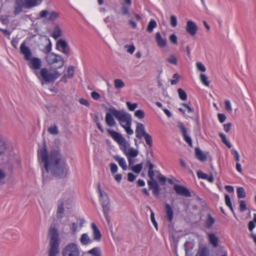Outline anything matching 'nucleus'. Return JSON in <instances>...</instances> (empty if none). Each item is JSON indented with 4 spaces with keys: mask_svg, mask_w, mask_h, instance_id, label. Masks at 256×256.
Wrapping results in <instances>:
<instances>
[{
    "mask_svg": "<svg viewBox=\"0 0 256 256\" xmlns=\"http://www.w3.org/2000/svg\"><path fill=\"white\" fill-rule=\"evenodd\" d=\"M134 116L138 118L139 119H142L144 117V111L142 110H138L134 112Z\"/></svg>",
    "mask_w": 256,
    "mask_h": 256,
    "instance_id": "39",
    "label": "nucleus"
},
{
    "mask_svg": "<svg viewBox=\"0 0 256 256\" xmlns=\"http://www.w3.org/2000/svg\"><path fill=\"white\" fill-rule=\"evenodd\" d=\"M48 131L49 133L52 134H58V130L56 125L54 124L53 126H50L48 128Z\"/></svg>",
    "mask_w": 256,
    "mask_h": 256,
    "instance_id": "37",
    "label": "nucleus"
},
{
    "mask_svg": "<svg viewBox=\"0 0 256 256\" xmlns=\"http://www.w3.org/2000/svg\"><path fill=\"white\" fill-rule=\"evenodd\" d=\"M198 69L202 72H204L206 70L205 66L201 62H197L196 64Z\"/></svg>",
    "mask_w": 256,
    "mask_h": 256,
    "instance_id": "48",
    "label": "nucleus"
},
{
    "mask_svg": "<svg viewBox=\"0 0 256 256\" xmlns=\"http://www.w3.org/2000/svg\"><path fill=\"white\" fill-rule=\"evenodd\" d=\"M207 175L208 174H205L200 170H199L197 172V176L199 178L206 180L207 178Z\"/></svg>",
    "mask_w": 256,
    "mask_h": 256,
    "instance_id": "53",
    "label": "nucleus"
},
{
    "mask_svg": "<svg viewBox=\"0 0 256 256\" xmlns=\"http://www.w3.org/2000/svg\"><path fill=\"white\" fill-rule=\"evenodd\" d=\"M218 116L219 121L221 123L224 122L226 118V117L224 114H218Z\"/></svg>",
    "mask_w": 256,
    "mask_h": 256,
    "instance_id": "56",
    "label": "nucleus"
},
{
    "mask_svg": "<svg viewBox=\"0 0 256 256\" xmlns=\"http://www.w3.org/2000/svg\"><path fill=\"white\" fill-rule=\"evenodd\" d=\"M48 234L50 237L48 256H57L60 252V243L57 228L54 226H50Z\"/></svg>",
    "mask_w": 256,
    "mask_h": 256,
    "instance_id": "5",
    "label": "nucleus"
},
{
    "mask_svg": "<svg viewBox=\"0 0 256 256\" xmlns=\"http://www.w3.org/2000/svg\"><path fill=\"white\" fill-rule=\"evenodd\" d=\"M94 120L96 123L98 129L102 132H104V129L102 128V126L101 125V124H100V122L99 121L98 116L96 114L94 116Z\"/></svg>",
    "mask_w": 256,
    "mask_h": 256,
    "instance_id": "36",
    "label": "nucleus"
},
{
    "mask_svg": "<svg viewBox=\"0 0 256 256\" xmlns=\"http://www.w3.org/2000/svg\"><path fill=\"white\" fill-rule=\"evenodd\" d=\"M106 130L112 139L119 144L120 150L127 158H134L137 156L138 154V150L130 148V143L121 134L110 128H107Z\"/></svg>",
    "mask_w": 256,
    "mask_h": 256,
    "instance_id": "4",
    "label": "nucleus"
},
{
    "mask_svg": "<svg viewBox=\"0 0 256 256\" xmlns=\"http://www.w3.org/2000/svg\"><path fill=\"white\" fill-rule=\"evenodd\" d=\"M149 190H152L156 187V186H158V184L155 180H150L148 181Z\"/></svg>",
    "mask_w": 256,
    "mask_h": 256,
    "instance_id": "41",
    "label": "nucleus"
},
{
    "mask_svg": "<svg viewBox=\"0 0 256 256\" xmlns=\"http://www.w3.org/2000/svg\"><path fill=\"white\" fill-rule=\"evenodd\" d=\"M136 177V176L132 172H129L128 174V180L130 182H134L135 180Z\"/></svg>",
    "mask_w": 256,
    "mask_h": 256,
    "instance_id": "55",
    "label": "nucleus"
},
{
    "mask_svg": "<svg viewBox=\"0 0 256 256\" xmlns=\"http://www.w3.org/2000/svg\"><path fill=\"white\" fill-rule=\"evenodd\" d=\"M67 76L68 78H72L74 76V67L72 66H70L68 67L67 70Z\"/></svg>",
    "mask_w": 256,
    "mask_h": 256,
    "instance_id": "40",
    "label": "nucleus"
},
{
    "mask_svg": "<svg viewBox=\"0 0 256 256\" xmlns=\"http://www.w3.org/2000/svg\"><path fill=\"white\" fill-rule=\"evenodd\" d=\"M170 42L174 44H177V38L174 34H172L170 37Z\"/></svg>",
    "mask_w": 256,
    "mask_h": 256,
    "instance_id": "62",
    "label": "nucleus"
},
{
    "mask_svg": "<svg viewBox=\"0 0 256 256\" xmlns=\"http://www.w3.org/2000/svg\"><path fill=\"white\" fill-rule=\"evenodd\" d=\"M178 94L179 98L182 100H186L187 99V94L182 88H178Z\"/></svg>",
    "mask_w": 256,
    "mask_h": 256,
    "instance_id": "32",
    "label": "nucleus"
},
{
    "mask_svg": "<svg viewBox=\"0 0 256 256\" xmlns=\"http://www.w3.org/2000/svg\"><path fill=\"white\" fill-rule=\"evenodd\" d=\"M110 172L112 174H116L118 171V166L114 163H110Z\"/></svg>",
    "mask_w": 256,
    "mask_h": 256,
    "instance_id": "46",
    "label": "nucleus"
},
{
    "mask_svg": "<svg viewBox=\"0 0 256 256\" xmlns=\"http://www.w3.org/2000/svg\"><path fill=\"white\" fill-rule=\"evenodd\" d=\"M256 226V224L254 222L250 221L248 224V230L250 232H252Z\"/></svg>",
    "mask_w": 256,
    "mask_h": 256,
    "instance_id": "61",
    "label": "nucleus"
},
{
    "mask_svg": "<svg viewBox=\"0 0 256 256\" xmlns=\"http://www.w3.org/2000/svg\"><path fill=\"white\" fill-rule=\"evenodd\" d=\"M124 48H128V49L126 50L127 52L130 54H132L136 49L135 46L133 44H132V45L126 44L124 46Z\"/></svg>",
    "mask_w": 256,
    "mask_h": 256,
    "instance_id": "47",
    "label": "nucleus"
},
{
    "mask_svg": "<svg viewBox=\"0 0 256 256\" xmlns=\"http://www.w3.org/2000/svg\"><path fill=\"white\" fill-rule=\"evenodd\" d=\"M20 52L24 55V58L28 60V66L30 68L35 71L40 70L42 66L41 60L37 57H32V53L29 47L26 46L24 42L20 46Z\"/></svg>",
    "mask_w": 256,
    "mask_h": 256,
    "instance_id": "6",
    "label": "nucleus"
},
{
    "mask_svg": "<svg viewBox=\"0 0 256 256\" xmlns=\"http://www.w3.org/2000/svg\"><path fill=\"white\" fill-rule=\"evenodd\" d=\"M143 163L137 164L131 168V170L136 174H139L142 168Z\"/></svg>",
    "mask_w": 256,
    "mask_h": 256,
    "instance_id": "31",
    "label": "nucleus"
},
{
    "mask_svg": "<svg viewBox=\"0 0 256 256\" xmlns=\"http://www.w3.org/2000/svg\"><path fill=\"white\" fill-rule=\"evenodd\" d=\"M225 106H226V109L227 110H228L229 112H231L232 110L230 102L229 100H225Z\"/></svg>",
    "mask_w": 256,
    "mask_h": 256,
    "instance_id": "59",
    "label": "nucleus"
},
{
    "mask_svg": "<svg viewBox=\"0 0 256 256\" xmlns=\"http://www.w3.org/2000/svg\"><path fill=\"white\" fill-rule=\"evenodd\" d=\"M240 210L244 212L246 210V204L244 200H241L240 202Z\"/></svg>",
    "mask_w": 256,
    "mask_h": 256,
    "instance_id": "50",
    "label": "nucleus"
},
{
    "mask_svg": "<svg viewBox=\"0 0 256 256\" xmlns=\"http://www.w3.org/2000/svg\"><path fill=\"white\" fill-rule=\"evenodd\" d=\"M186 29L187 32H196L198 30L196 24L192 20L187 22Z\"/></svg>",
    "mask_w": 256,
    "mask_h": 256,
    "instance_id": "23",
    "label": "nucleus"
},
{
    "mask_svg": "<svg viewBox=\"0 0 256 256\" xmlns=\"http://www.w3.org/2000/svg\"><path fill=\"white\" fill-rule=\"evenodd\" d=\"M114 158V160L118 162V164L123 170H126L127 166L124 158H120L118 156H115Z\"/></svg>",
    "mask_w": 256,
    "mask_h": 256,
    "instance_id": "25",
    "label": "nucleus"
},
{
    "mask_svg": "<svg viewBox=\"0 0 256 256\" xmlns=\"http://www.w3.org/2000/svg\"><path fill=\"white\" fill-rule=\"evenodd\" d=\"M178 127L180 129L184 140L188 144L190 147H192V143L191 138L187 134L186 129L182 122L178 124Z\"/></svg>",
    "mask_w": 256,
    "mask_h": 256,
    "instance_id": "12",
    "label": "nucleus"
},
{
    "mask_svg": "<svg viewBox=\"0 0 256 256\" xmlns=\"http://www.w3.org/2000/svg\"><path fill=\"white\" fill-rule=\"evenodd\" d=\"M79 102L81 104L84 105L86 106H89L90 104L87 100L81 98L79 100Z\"/></svg>",
    "mask_w": 256,
    "mask_h": 256,
    "instance_id": "58",
    "label": "nucleus"
},
{
    "mask_svg": "<svg viewBox=\"0 0 256 256\" xmlns=\"http://www.w3.org/2000/svg\"><path fill=\"white\" fill-rule=\"evenodd\" d=\"M165 216L164 218L170 223H172L174 217V210L172 206L166 203L164 204Z\"/></svg>",
    "mask_w": 256,
    "mask_h": 256,
    "instance_id": "13",
    "label": "nucleus"
},
{
    "mask_svg": "<svg viewBox=\"0 0 256 256\" xmlns=\"http://www.w3.org/2000/svg\"><path fill=\"white\" fill-rule=\"evenodd\" d=\"M174 189L178 194L184 196L186 197H190L192 196L189 190L184 186L175 184Z\"/></svg>",
    "mask_w": 256,
    "mask_h": 256,
    "instance_id": "11",
    "label": "nucleus"
},
{
    "mask_svg": "<svg viewBox=\"0 0 256 256\" xmlns=\"http://www.w3.org/2000/svg\"><path fill=\"white\" fill-rule=\"evenodd\" d=\"M167 61L169 62L170 64H177V60L176 56L172 55L170 56V58L167 59Z\"/></svg>",
    "mask_w": 256,
    "mask_h": 256,
    "instance_id": "51",
    "label": "nucleus"
},
{
    "mask_svg": "<svg viewBox=\"0 0 256 256\" xmlns=\"http://www.w3.org/2000/svg\"><path fill=\"white\" fill-rule=\"evenodd\" d=\"M40 16L41 18H47V20H54L58 16V14L56 12H52L50 13L47 10H42L40 12Z\"/></svg>",
    "mask_w": 256,
    "mask_h": 256,
    "instance_id": "14",
    "label": "nucleus"
},
{
    "mask_svg": "<svg viewBox=\"0 0 256 256\" xmlns=\"http://www.w3.org/2000/svg\"><path fill=\"white\" fill-rule=\"evenodd\" d=\"M219 136L221 138L222 142L224 144L229 148H231L232 144L227 140L226 135L222 133H220Z\"/></svg>",
    "mask_w": 256,
    "mask_h": 256,
    "instance_id": "34",
    "label": "nucleus"
},
{
    "mask_svg": "<svg viewBox=\"0 0 256 256\" xmlns=\"http://www.w3.org/2000/svg\"><path fill=\"white\" fill-rule=\"evenodd\" d=\"M24 8V3L22 0H16L14 14L16 16L22 12V9Z\"/></svg>",
    "mask_w": 256,
    "mask_h": 256,
    "instance_id": "18",
    "label": "nucleus"
},
{
    "mask_svg": "<svg viewBox=\"0 0 256 256\" xmlns=\"http://www.w3.org/2000/svg\"><path fill=\"white\" fill-rule=\"evenodd\" d=\"M122 12L124 16H128V17H130V16L128 8L125 5H122Z\"/></svg>",
    "mask_w": 256,
    "mask_h": 256,
    "instance_id": "44",
    "label": "nucleus"
},
{
    "mask_svg": "<svg viewBox=\"0 0 256 256\" xmlns=\"http://www.w3.org/2000/svg\"><path fill=\"white\" fill-rule=\"evenodd\" d=\"M64 200L60 199L58 201V209L56 210V216L58 218H62L64 217Z\"/></svg>",
    "mask_w": 256,
    "mask_h": 256,
    "instance_id": "16",
    "label": "nucleus"
},
{
    "mask_svg": "<svg viewBox=\"0 0 256 256\" xmlns=\"http://www.w3.org/2000/svg\"><path fill=\"white\" fill-rule=\"evenodd\" d=\"M56 48L68 56H70V47L66 40H59L56 42Z\"/></svg>",
    "mask_w": 256,
    "mask_h": 256,
    "instance_id": "10",
    "label": "nucleus"
},
{
    "mask_svg": "<svg viewBox=\"0 0 256 256\" xmlns=\"http://www.w3.org/2000/svg\"><path fill=\"white\" fill-rule=\"evenodd\" d=\"M38 158L40 162L43 164L42 168L44 180H48L50 172L56 178L62 179L66 177L68 166L59 150H52L48 154L47 146L44 143L42 147L38 150Z\"/></svg>",
    "mask_w": 256,
    "mask_h": 256,
    "instance_id": "1",
    "label": "nucleus"
},
{
    "mask_svg": "<svg viewBox=\"0 0 256 256\" xmlns=\"http://www.w3.org/2000/svg\"><path fill=\"white\" fill-rule=\"evenodd\" d=\"M157 178L162 185H164L166 184V178L164 176L160 174L157 176Z\"/></svg>",
    "mask_w": 256,
    "mask_h": 256,
    "instance_id": "45",
    "label": "nucleus"
},
{
    "mask_svg": "<svg viewBox=\"0 0 256 256\" xmlns=\"http://www.w3.org/2000/svg\"><path fill=\"white\" fill-rule=\"evenodd\" d=\"M136 136L139 140H141L144 138L146 144L149 147L152 146V136L147 133L145 130L144 126L140 122L136 124V128L135 130Z\"/></svg>",
    "mask_w": 256,
    "mask_h": 256,
    "instance_id": "8",
    "label": "nucleus"
},
{
    "mask_svg": "<svg viewBox=\"0 0 256 256\" xmlns=\"http://www.w3.org/2000/svg\"><path fill=\"white\" fill-rule=\"evenodd\" d=\"M170 26L173 27L175 28L177 26V18L174 15H172L170 16Z\"/></svg>",
    "mask_w": 256,
    "mask_h": 256,
    "instance_id": "38",
    "label": "nucleus"
},
{
    "mask_svg": "<svg viewBox=\"0 0 256 256\" xmlns=\"http://www.w3.org/2000/svg\"><path fill=\"white\" fill-rule=\"evenodd\" d=\"M62 254V256H80V252L76 244L70 243L64 248Z\"/></svg>",
    "mask_w": 256,
    "mask_h": 256,
    "instance_id": "9",
    "label": "nucleus"
},
{
    "mask_svg": "<svg viewBox=\"0 0 256 256\" xmlns=\"http://www.w3.org/2000/svg\"><path fill=\"white\" fill-rule=\"evenodd\" d=\"M91 228L92 230L93 240L100 242L102 238L100 230L94 222L91 224Z\"/></svg>",
    "mask_w": 256,
    "mask_h": 256,
    "instance_id": "15",
    "label": "nucleus"
},
{
    "mask_svg": "<svg viewBox=\"0 0 256 256\" xmlns=\"http://www.w3.org/2000/svg\"><path fill=\"white\" fill-rule=\"evenodd\" d=\"M87 252L92 256H102L101 250L100 247H94L89 250Z\"/></svg>",
    "mask_w": 256,
    "mask_h": 256,
    "instance_id": "26",
    "label": "nucleus"
},
{
    "mask_svg": "<svg viewBox=\"0 0 256 256\" xmlns=\"http://www.w3.org/2000/svg\"><path fill=\"white\" fill-rule=\"evenodd\" d=\"M209 242L214 248L218 246V238L214 234L210 233L208 234Z\"/></svg>",
    "mask_w": 256,
    "mask_h": 256,
    "instance_id": "20",
    "label": "nucleus"
},
{
    "mask_svg": "<svg viewBox=\"0 0 256 256\" xmlns=\"http://www.w3.org/2000/svg\"><path fill=\"white\" fill-rule=\"evenodd\" d=\"M195 156L196 158L202 162H205L206 160V156L204 154L202 151L199 148H195Z\"/></svg>",
    "mask_w": 256,
    "mask_h": 256,
    "instance_id": "21",
    "label": "nucleus"
},
{
    "mask_svg": "<svg viewBox=\"0 0 256 256\" xmlns=\"http://www.w3.org/2000/svg\"><path fill=\"white\" fill-rule=\"evenodd\" d=\"M200 80L201 82L206 86H210V82L208 80V78L205 74H200Z\"/></svg>",
    "mask_w": 256,
    "mask_h": 256,
    "instance_id": "35",
    "label": "nucleus"
},
{
    "mask_svg": "<svg viewBox=\"0 0 256 256\" xmlns=\"http://www.w3.org/2000/svg\"><path fill=\"white\" fill-rule=\"evenodd\" d=\"M198 256H210V250L206 247L202 248L198 252Z\"/></svg>",
    "mask_w": 256,
    "mask_h": 256,
    "instance_id": "30",
    "label": "nucleus"
},
{
    "mask_svg": "<svg viewBox=\"0 0 256 256\" xmlns=\"http://www.w3.org/2000/svg\"><path fill=\"white\" fill-rule=\"evenodd\" d=\"M80 243L82 245H88V244L92 242V240H90V238L87 234H83L81 235L80 239Z\"/></svg>",
    "mask_w": 256,
    "mask_h": 256,
    "instance_id": "24",
    "label": "nucleus"
},
{
    "mask_svg": "<svg viewBox=\"0 0 256 256\" xmlns=\"http://www.w3.org/2000/svg\"><path fill=\"white\" fill-rule=\"evenodd\" d=\"M232 151L234 155L235 160L236 161V162H238L240 161V156L238 151L236 150H234V148H232Z\"/></svg>",
    "mask_w": 256,
    "mask_h": 256,
    "instance_id": "54",
    "label": "nucleus"
},
{
    "mask_svg": "<svg viewBox=\"0 0 256 256\" xmlns=\"http://www.w3.org/2000/svg\"><path fill=\"white\" fill-rule=\"evenodd\" d=\"M232 124L231 122H228V123H227L226 124H224V130L226 132H228L230 131V128L232 126Z\"/></svg>",
    "mask_w": 256,
    "mask_h": 256,
    "instance_id": "63",
    "label": "nucleus"
},
{
    "mask_svg": "<svg viewBox=\"0 0 256 256\" xmlns=\"http://www.w3.org/2000/svg\"><path fill=\"white\" fill-rule=\"evenodd\" d=\"M237 196L238 198H244L246 196V194L244 188L242 187L237 188Z\"/></svg>",
    "mask_w": 256,
    "mask_h": 256,
    "instance_id": "29",
    "label": "nucleus"
},
{
    "mask_svg": "<svg viewBox=\"0 0 256 256\" xmlns=\"http://www.w3.org/2000/svg\"><path fill=\"white\" fill-rule=\"evenodd\" d=\"M126 104L130 111H134L138 107L136 103L132 104L130 102H127Z\"/></svg>",
    "mask_w": 256,
    "mask_h": 256,
    "instance_id": "43",
    "label": "nucleus"
},
{
    "mask_svg": "<svg viewBox=\"0 0 256 256\" xmlns=\"http://www.w3.org/2000/svg\"><path fill=\"white\" fill-rule=\"evenodd\" d=\"M156 26L157 24L156 21L154 20H151L148 24L146 30L148 32H151Z\"/></svg>",
    "mask_w": 256,
    "mask_h": 256,
    "instance_id": "28",
    "label": "nucleus"
},
{
    "mask_svg": "<svg viewBox=\"0 0 256 256\" xmlns=\"http://www.w3.org/2000/svg\"><path fill=\"white\" fill-rule=\"evenodd\" d=\"M34 74L40 81L42 85L54 83V77L52 73L46 68H42L40 71H35Z\"/></svg>",
    "mask_w": 256,
    "mask_h": 256,
    "instance_id": "7",
    "label": "nucleus"
},
{
    "mask_svg": "<svg viewBox=\"0 0 256 256\" xmlns=\"http://www.w3.org/2000/svg\"><path fill=\"white\" fill-rule=\"evenodd\" d=\"M91 96L95 100H98L100 98V94L94 91L91 92Z\"/></svg>",
    "mask_w": 256,
    "mask_h": 256,
    "instance_id": "57",
    "label": "nucleus"
},
{
    "mask_svg": "<svg viewBox=\"0 0 256 256\" xmlns=\"http://www.w3.org/2000/svg\"><path fill=\"white\" fill-rule=\"evenodd\" d=\"M146 167H148V170H153L154 167V164H153L152 163L150 160L149 158H146Z\"/></svg>",
    "mask_w": 256,
    "mask_h": 256,
    "instance_id": "49",
    "label": "nucleus"
},
{
    "mask_svg": "<svg viewBox=\"0 0 256 256\" xmlns=\"http://www.w3.org/2000/svg\"><path fill=\"white\" fill-rule=\"evenodd\" d=\"M114 86L116 88H121L124 86V83L121 79H115L114 80Z\"/></svg>",
    "mask_w": 256,
    "mask_h": 256,
    "instance_id": "33",
    "label": "nucleus"
},
{
    "mask_svg": "<svg viewBox=\"0 0 256 256\" xmlns=\"http://www.w3.org/2000/svg\"><path fill=\"white\" fill-rule=\"evenodd\" d=\"M156 41L157 43V45L160 48H164L166 46V40L162 37L160 33H156Z\"/></svg>",
    "mask_w": 256,
    "mask_h": 256,
    "instance_id": "19",
    "label": "nucleus"
},
{
    "mask_svg": "<svg viewBox=\"0 0 256 256\" xmlns=\"http://www.w3.org/2000/svg\"><path fill=\"white\" fill-rule=\"evenodd\" d=\"M24 3V8H30L40 4L42 0H22Z\"/></svg>",
    "mask_w": 256,
    "mask_h": 256,
    "instance_id": "17",
    "label": "nucleus"
},
{
    "mask_svg": "<svg viewBox=\"0 0 256 256\" xmlns=\"http://www.w3.org/2000/svg\"><path fill=\"white\" fill-rule=\"evenodd\" d=\"M105 218L108 224L110 222V218L109 216V212L110 210V202H107L106 205L102 206Z\"/></svg>",
    "mask_w": 256,
    "mask_h": 256,
    "instance_id": "22",
    "label": "nucleus"
},
{
    "mask_svg": "<svg viewBox=\"0 0 256 256\" xmlns=\"http://www.w3.org/2000/svg\"><path fill=\"white\" fill-rule=\"evenodd\" d=\"M152 194L154 196H158L160 194V188L159 186H156L152 190Z\"/></svg>",
    "mask_w": 256,
    "mask_h": 256,
    "instance_id": "52",
    "label": "nucleus"
},
{
    "mask_svg": "<svg viewBox=\"0 0 256 256\" xmlns=\"http://www.w3.org/2000/svg\"><path fill=\"white\" fill-rule=\"evenodd\" d=\"M215 220L210 214H208V218L205 222L206 227L208 228H210L212 227L214 224Z\"/></svg>",
    "mask_w": 256,
    "mask_h": 256,
    "instance_id": "27",
    "label": "nucleus"
},
{
    "mask_svg": "<svg viewBox=\"0 0 256 256\" xmlns=\"http://www.w3.org/2000/svg\"><path fill=\"white\" fill-rule=\"evenodd\" d=\"M102 107L110 112H106L105 116L106 122L109 126L114 127L116 125V122L113 116H114L128 136L134 134V130L131 128L132 116L129 113L124 110H118L114 107L108 108L105 104H102Z\"/></svg>",
    "mask_w": 256,
    "mask_h": 256,
    "instance_id": "2",
    "label": "nucleus"
},
{
    "mask_svg": "<svg viewBox=\"0 0 256 256\" xmlns=\"http://www.w3.org/2000/svg\"><path fill=\"white\" fill-rule=\"evenodd\" d=\"M52 75L54 77V82H55V80L60 76L61 74L58 70H54V72L52 73Z\"/></svg>",
    "mask_w": 256,
    "mask_h": 256,
    "instance_id": "64",
    "label": "nucleus"
},
{
    "mask_svg": "<svg viewBox=\"0 0 256 256\" xmlns=\"http://www.w3.org/2000/svg\"><path fill=\"white\" fill-rule=\"evenodd\" d=\"M43 39L46 44V46L42 50L44 53L46 54L45 59L48 64L54 70H57L62 68L64 64V58L60 55L55 54L54 52H50L52 44L48 36H44Z\"/></svg>",
    "mask_w": 256,
    "mask_h": 256,
    "instance_id": "3",
    "label": "nucleus"
},
{
    "mask_svg": "<svg viewBox=\"0 0 256 256\" xmlns=\"http://www.w3.org/2000/svg\"><path fill=\"white\" fill-rule=\"evenodd\" d=\"M150 217L151 221H152V223L153 224L154 226L155 227L156 230H158V223L156 222L155 220V218H154V214L152 210H150Z\"/></svg>",
    "mask_w": 256,
    "mask_h": 256,
    "instance_id": "42",
    "label": "nucleus"
},
{
    "mask_svg": "<svg viewBox=\"0 0 256 256\" xmlns=\"http://www.w3.org/2000/svg\"><path fill=\"white\" fill-rule=\"evenodd\" d=\"M224 198H225V202L226 206H229L232 204L231 199L228 194H224Z\"/></svg>",
    "mask_w": 256,
    "mask_h": 256,
    "instance_id": "60",
    "label": "nucleus"
}]
</instances>
